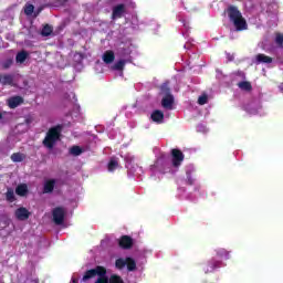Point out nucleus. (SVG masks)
<instances>
[{
  "label": "nucleus",
  "instance_id": "f257e3e1",
  "mask_svg": "<svg viewBox=\"0 0 283 283\" xmlns=\"http://www.w3.org/2000/svg\"><path fill=\"white\" fill-rule=\"evenodd\" d=\"M98 276L95 283H109V277H107V269L103 265H97L94 269L87 270L81 282L87 283L90 280H93V277Z\"/></svg>",
  "mask_w": 283,
  "mask_h": 283
},
{
  "label": "nucleus",
  "instance_id": "f03ea898",
  "mask_svg": "<svg viewBox=\"0 0 283 283\" xmlns=\"http://www.w3.org/2000/svg\"><path fill=\"white\" fill-rule=\"evenodd\" d=\"M227 12L230 21L233 22L237 32L248 30L249 25L247 24V20L242 17V12L238 10V7L230 6L228 7Z\"/></svg>",
  "mask_w": 283,
  "mask_h": 283
},
{
  "label": "nucleus",
  "instance_id": "7ed1b4c3",
  "mask_svg": "<svg viewBox=\"0 0 283 283\" xmlns=\"http://www.w3.org/2000/svg\"><path fill=\"white\" fill-rule=\"evenodd\" d=\"M61 132H63V126L62 125H56L54 127H51L43 142L42 145L46 147V149H54V145L61 140Z\"/></svg>",
  "mask_w": 283,
  "mask_h": 283
},
{
  "label": "nucleus",
  "instance_id": "20e7f679",
  "mask_svg": "<svg viewBox=\"0 0 283 283\" xmlns=\"http://www.w3.org/2000/svg\"><path fill=\"white\" fill-rule=\"evenodd\" d=\"M222 266H224V263H222L221 260H217L216 258H212L202 266V271L206 275H208V273H213V271L218 269H222Z\"/></svg>",
  "mask_w": 283,
  "mask_h": 283
},
{
  "label": "nucleus",
  "instance_id": "39448f33",
  "mask_svg": "<svg viewBox=\"0 0 283 283\" xmlns=\"http://www.w3.org/2000/svg\"><path fill=\"white\" fill-rule=\"evenodd\" d=\"M170 154H171L172 167L178 169V167H180V165H182L185 160V154H182V150L178 148H172Z\"/></svg>",
  "mask_w": 283,
  "mask_h": 283
},
{
  "label": "nucleus",
  "instance_id": "423d86ee",
  "mask_svg": "<svg viewBox=\"0 0 283 283\" xmlns=\"http://www.w3.org/2000/svg\"><path fill=\"white\" fill-rule=\"evenodd\" d=\"M118 247L124 251H129V249L134 248V238L124 234L118 239Z\"/></svg>",
  "mask_w": 283,
  "mask_h": 283
},
{
  "label": "nucleus",
  "instance_id": "0eeeda50",
  "mask_svg": "<svg viewBox=\"0 0 283 283\" xmlns=\"http://www.w3.org/2000/svg\"><path fill=\"white\" fill-rule=\"evenodd\" d=\"M53 221L56 224H63L65 222V210L61 207L54 208L52 211Z\"/></svg>",
  "mask_w": 283,
  "mask_h": 283
},
{
  "label": "nucleus",
  "instance_id": "6e6552de",
  "mask_svg": "<svg viewBox=\"0 0 283 283\" xmlns=\"http://www.w3.org/2000/svg\"><path fill=\"white\" fill-rule=\"evenodd\" d=\"M127 12V9L125 8V4L119 3L113 8L112 12V19L113 21L116 19H123V15Z\"/></svg>",
  "mask_w": 283,
  "mask_h": 283
},
{
  "label": "nucleus",
  "instance_id": "1a4fd4ad",
  "mask_svg": "<svg viewBox=\"0 0 283 283\" xmlns=\"http://www.w3.org/2000/svg\"><path fill=\"white\" fill-rule=\"evenodd\" d=\"M0 84H2L3 87H14V74H0Z\"/></svg>",
  "mask_w": 283,
  "mask_h": 283
},
{
  "label": "nucleus",
  "instance_id": "9d476101",
  "mask_svg": "<svg viewBox=\"0 0 283 283\" xmlns=\"http://www.w3.org/2000/svg\"><path fill=\"white\" fill-rule=\"evenodd\" d=\"M23 103L24 99L19 95L12 96L7 101V105L10 109H17V107H19V105H23Z\"/></svg>",
  "mask_w": 283,
  "mask_h": 283
},
{
  "label": "nucleus",
  "instance_id": "9b49d317",
  "mask_svg": "<svg viewBox=\"0 0 283 283\" xmlns=\"http://www.w3.org/2000/svg\"><path fill=\"white\" fill-rule=\"evenodd\" d=\"M14 216L17 220L24 221L28 220V218H30V211L27 210V208L21 207L15 210Z\"/></svg>",
  "mask_w": 283,
  "mask_h": 283
},
{
  "label": "nucleus",
  "instance_id": "f8f14e48",
  "mask_svg": "<svg viewBox=\"0 0 283 283\" xmlns=\"http://www.w3.org/2000/svg\"><path fill=\"white\" fill-rule=\"evenodd\" d=\"M150 118L153 123H157V125H160L165 120V113L163 111H154L150 115Z\"/></svg>",
  "mask_w": 283,
  "mask_h": 283
},
{
  "label": "nucleus",
  "instance_id": "ddd939ff",
  "mask_svg": "<svg viewBox=\"0 0 283 283\" xmlns=\"http://www.w3.org/2000/svg\"><path fill=\"white\" fill-rule=\"evenodd\" d=\"M161 105L165 109H171L174 107V95H165L161 99Z\"/></svg>",
  "mask_w": 283,
  "mask_h": 283
},
{
  "label": "nucleus",
  "instance_id": "4468645a",
  "mask_svg": "<svg viewBox=\"0 0 283 283\" xmlns=\"http://www.w3.org/2000/svg\"><path fill=\"white\" fill-rule=\"evenodd\" d=\"M55 185H56V180L55 179L46 180L44 182L43 193H52V191H54Z\"/></svg>",
  "mask_w": 283,
  "mask_h": 283
},
{
  "label": "nucleus",
  "instance_id": "2eb2a0df",
  "mask_svg": "<svg viewBox=\"0 0 283 283\" xmlns=\"http://www.w3.org/2000/svg\"><path fill=\"white\" fill-rule=\"evenodd\" d=\"M29 56H30V53H28V51H25V50H22L17 53L15 62L17 63H25V61L28 60Z\"/></svg>",
  "mask_w": 283,
  "mask_h": 283
},
{
  "label": "nucleus",
  "instance_id": "dca6fc26",
  "mask_svg": "<svg viewBox=\"0 0 283 283\" xmlns=\"http://www.w3.org/2000/svg\"><path fill=\"white\" fill-rule=\"evenodd\" d=\"M28 191H29L28 190V185H25V184H20L15 188L17 196H20L22 198L28 196Z\"/></svg>",
  "mask_w": 283,
  "mask_h": 283
},
{
  "label": "nucleus",
  "instance_id": "f3484780",
  "mask_svg": "<svg viewBox=\"0 0 283 283\" xmlns=\"http://www.w3.org/2000/svg\"><path fill=\"white\" fill-rule=\"evenodd\" d=\"M116 59V56L114 55V51H106L103 55V61L104 63H106L107 65H109V63H114V60Z\"/></svg>",
  "mask_w": 283,
  "mask_h": 283
},
{
  "label": "nucleus",
  "instance_id": "a211bd4d",
  "mask_svg": "<svg viewBox=\"0 0 283 283\" xmlns=\"http://www.w3.org/2000/svg\"><path fill=\"white\" fill-rule=\"evenodd\" d=\"M256 62L258 63H273V57L268 56V55H265L263 53H259L256 55Z\"/></svg>",
  "mask_w": 283,
  "mask_h": 283
},
{
  "label": "nucleus",
  "instance_id": "6ab92c4d",
  "mask_svg": "<svg viewBox=\"0 0 283 283\" xmlns=\"http://www.w3.org/2000/svg\"><path fill=\"white\" fill-rule=\"evenodd\" d=\"M25 158H27L25 154H22V153H13L11 155L12 163H23Z\"/></svg>",
  "mask_w": 283,
  "mask_h": 283
},
{
  "label": "nucleus",
  "instance_id": "aec40b11",
  "mask_svg": "<svg viewBox=\"0 0 283 283\" xmlns=\"http://www.w3.org/2000/svg\"><path fill=\"white\" fill-rule=\"evenodd\" d=\"M217 258H219V260H229V251H227L224 248H219L217 250Z\"/></svg>",
  "mask_w": 283,
  "mask_h": 283
},
{
  "label": "nucleus",
  "instance_id": "412c9836",
  "mask_svg": "<svg viewBox=\"0 0 283 283\" xmlns=\"http://www.w3.org/2000/svg\"><path fill=\"white\" fill-rule=\"evenodd\" d=\"M238 87H240V90H243V92H251V90H253L251 82L247 81L239 82Z\"/></svg>",
  "mask_w": 283,
  "mask_h": 283
},
{
  "label": "nucleus",
  "instance_id": "4be33fe9",
  "mask_svg": "<svg viewBox=\"0 0 283 283\" xmlns=\"http://www.w3.org/2000/svg\"><path fill=\"white\" fill-rule=\"evenodd\" d=\"M126 266L127 271L132 272L136 270V260H134L132 256L126 258Z\"/></svg>",
  "mask_w": 283,
  "mask_h": 283
},
{
  "label": "nucleus",
  "instance_id": "5701e85b",
  "mask_svg": "<svg viewBox=\"0 0 283 283\" xmlns=\"http://www.w3.org/2000/svg\"><path fill=\"white\" fill-rule=\"evenodd\" d=\"M125 266H127V259L119 258L115 261V268L118 271H123Z\"/></svg>",
  "mask_w": 283,
  "mask_h": 283
},
{
  "label": "nucleus",
  "instance_id": "b1692460",
  "mask_svg": "<svg viewBox=\"0 0 283 283\" xmlns=\"http://www.w3.org/2000/svg\"><path fill=\"white\" fill-rule=\"evenodd\" d=\"M6 200L8 202H14L17 200V198L14 197V190L12 188L7 189Z\"/></svg>",
  "mask_w": 283,
  "mask_h": 283
},
{
  "label": "nucleus",
  "instance_id": "393cba45",
  "mask_svg": "<svg viewBox=\"0 0 283 283\" xmlns=\"http://www.w3.org/2000/svg\"><path fill=\"white\" fill-rule=\"evenodd\" d=\"M52 32H54V29L52 28V25L45 24L42 28L41 35L42 36H50V34H52Z\"/></svg>",
  "mask_w": 283,
  "mask_h": 283
},
{
  "label": "nucleus",
  "instance_id": "a878e982",
  "mask_svg": "<svg viewBox=\"0 0 283 283\" xmlns=\"http://www.w3.org/2000/svg\"><path fill=\"white\" fill-rule=\"evenodd\" d=\"M12 65H14V60L12 57H9L1 63L2 70H10Z\"/></svg>",
  "mask_w": 283,
  "mask_h": 283
},
{
  "label": "nucleus",
  "instance_id": "bb28decb",
  "mask_svg": "<svg viewBox=\"0 0 283 283\" xmlns=\"http://www.w3.org/2000/svg\"><path fill=\"white\" fill-rule=\"evenodd\" d=\"M112 70H116L117 72H123V70H125V60H119L118 62H116Z\"/></svg>",
  "mask_w": 283,
  "mask_h": 283
},
{
  "label": "nucleus",
  "instance_id": "cd10ccee",
  "mask_svg": "<svg viewBox=\"0 0 283 283\" xmlns=\"http://www.w3.org/2000/svg\"><path fill=\"white\" fill-rule=\"evenodd\" d=\"M108 171H116L118 169V160L111 159L107 166Z\"/></svg>",
  "mask_w": 283,
  "mask_h": 283
},
{
  "label": "nucleus",
  "instance_id": "c85d7f7f",
  "mask_svg": "<svg viewBox=\"0 0 283 283\" xmlns=\"http://www.w3.org/2000/svg\"><path fill=\"white\" fill-rule=\"evenodd\" d=\"M160 92H161V94H164L165 96H171V88H169V84H167V83H165V84L161 85Z\"/></svg>",
  "mask_w": 283,
  "mask_h": 283
},
{
  "label": "nucleus",
  "instance_id": "c756f323",
  "mask_svg": "<svg viewBox=\"0 0 283 283\" xmlns=\"http://www.w3.org/2000/svg\"><path fill=\"white\" fill-rule=\"evenodd\" d=\"M70 154H72V156H81V154H83V148L80 146H73L70 149Z\"/></svg>",
  "mask_w": 283,
  "mask_h": 283
},
{
  "label": "nucleus",
  "instance_id": "7c9ffc66",
  "mask_svg": "<svg viewBox=\"0 0 283 283\" xmlns=\"http://www.w3.org/2000/svg\"><path fill=\"white\" fill-rule=\"evenodd\" d=\"M109 283H125V281H123V277H120V275L118 274H112L111 277L108 279Z\"/></svg>",
  "mask_w": 283,
  "mask_h": 283
},
{
  "label": "nucleus",
  "instance_id": "2f4dec72",
  "mask_svg": "<svg viewBox=\"0 0 283 283\" xmlns=\"http://www.w3.org/2000/svg\"><path fill=\"white\" fill-rule=\"evenodd\" d=\"M275 43H276V45H279V48H282V45H283V34L282 33L275 34Z\"/></svg>",
  "mask_w": 283,
  "mask_h": 283
},
{
  "label": "nucleus",
  "instance_id": "473e14b6",
  "mask_svg": "<svg viewBox=\"0 0 283 283\" xmlns=\"http://www.w3.org/2000/svg\"><path fill=\"white\" fill-rule=\"evenodd\" d=\"M34 12V7L32 4H28L25 8H24V13L30 17L32 13Z\"/></svg>",
  "mask_w": 283,
  "mask_h": 283
},
{
  "label": "nucleus",
  "instance_id": "72a5a7b5",
  "mask_svg": "<svg viewBox=\"0 0 283 283\" xmlns=\"http://www.w3.org/2000/svg\"><path fill=\"white\" fill-rule=\"evenodd\" d=\"M209 101V97L207 95H201L198 98V104L199 105H207V102Z\"/></svg>",
  "mask_w": 283,
  "mask_h": 283
},
{
  "label": "nucleus",
  "instance_id": "f704fd0d",
  "mask_svg": "<svg viewBox=\"0 0 283 283\" xmlns=\"http://www.w3.org/2000/svg\"><path fill=\"white\" fill-rule=\"evenodd\" d=\"M187 185H193V178H191V174L187 172Z\"/></svg>",
  "mask_w": 283,
  "mask_h": 283
},
{
  "label": "nucleus",
  "instance_id": "c9c22d12",
  "mask_svg": "<svg viewBox=\"0 0 283 283\" xmlns=\"http://www.w3.org/2000/svg\"><path fill=\"white\" fill-rule=\"evenodd\" d=\"M71 282H73V283H78V279L73 276V277L71 279Z\"/></svg>",
  "mask_w": 283,
  "mask_h": 283
},
{
  "label": "nucleus",
  "instance_id": "e433bc0d",
  "mask_svg": "<svg viewBox=\"0 0 283 283\" xmlns=\"http://www.w3.org/2000/svg\"><path fill=\"white\" fill-rule=\"evenodd\" d=\"M57 1H63V3H67V1H70V0H57Z\"/></svg>",
  "mask_w": 283,
  "mask_h": 283
},
{
  "label": "nucleus",
  "instance_id": "4c0bfd02",
  "mask_svg": "<svg viewBox=\"0 0 283 283\" xmlns=\"http://www.w3.org/2000/svg\"><path fill=\"white\" fill-rule=\"evenodd\" d=\"M3 118V113L0 112V120Z\"/></svg>",
  "mask_w": 283,
  "mask_h": 283
}]
</instances>
